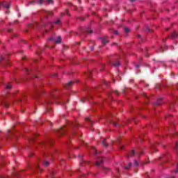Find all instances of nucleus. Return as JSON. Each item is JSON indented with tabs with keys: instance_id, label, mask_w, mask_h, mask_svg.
Wrapping results in <instances>:
<instances>
[{
	"instance_id": "1",
	"label": "nucleus",
	"mask_w": 178,
	"mask_h": 178,
	"mask_svg": "<svg viewBox=\"0 0 178 178\" xmlns=\"http://www.w3.org/2000/svg\"><path fill=\"white\" fill-rule=\"evenodd\" d=\"M81 31L82 33H92V30H91V29L90 28H81Z\"/></svg>"
},
{
	"instance_id": "2",
	"label": "nucleus",
	"mask_w": 178,
	"mask_h": 178,
	"mask_svg": "<svg viewBox=\"0 0 178 178\" xmlns=\"http://www.w3.org/2000/svg\"><path fill=\"white\" fill-rule=\"evenodd\" d=\"M112 66H114V67H118L120 66V62L118 60H114V62L111 63Z\"/></svg>"
},
{
	"instance_id": "3",
	"label": "nucleus",
	"mask_w": 178,
	"mask_h": 178,
	"mask_svg": "<svg viewBox=\"0 0 178 178\" xmlns=\"http://www.w3.org/2000/svg\"><path fill=\"white\" fill-rule=\"evenodd\" d=\"M66 127H62L58 129V133H60V134H65V133H66Z\"/></svg>"
},
{
	"instance_id": "4",
	"label": "nucleus",
	"mask_w": 178,
	"mask_h": 178,
	"mask_svg": "<svg viewBox=\"0 0 178 178\" xmlns=\"http://www.w3.org/2000/svg\"><path fill=\"white\" fill-rule=\"evenodd\" d=\"M73 84H74V81H70L67 83H65L64 85V87L65 88H70L72 87V86H73Z\"/></svg>"
},
{
	"instance_id": "5",
	"label": "nucleus",
	"mask_w": 178,
	"mask_h": 178,
	"mask_svg": "<svg viewBox=\"0 0 178 178\" xmlns=\"http://www.w3.org/2000/svg\"><path fill=\"white\" fill-rule=\"evenodd\" d=\"M1 6L6 8V9H9V8L10 6V5L6 1L1 3Z\"/></svg>"
},
{
	"instance_id": "6",
	"label": "nucleus",
	"mask_w": 178,
	"mask_h": 178,
	"mask_svg": "<svg viewBox=\"0 0 178 178\" xmlns=\"http://www.w3.org/2000/svg\"><path fill=\"white\" fill-rule=\"evenodd\" d=\"M8 55L7 56H0V62H2V60H6L8 63Z\"/></svg>"
},
{
	"instance_id": "7",
	"label": "nucleus",
	"mask_w": 178,
	"mask_h": 178,
	"mask_svg": "<svg viewBox=\"0 0 178 178\" xmlns=\"http://www.w3.org/2000/svg\"><path fill=\"white\" fill-rule=\"evenodd\" d=\"M102 44H108V42H109V40H108V38H102Z\"/></svg>"
},
{
	"instance_id": "8",
	"label": "nucleus",
	"mask_w": 178,
	"mask_h": 178,
	"mask_svg": "<svg viewBox=\"0 0 178 178\" xmlns=\"http://www.w3.org/2000/svg\"><path fill=\"white\" fill-rule=\"evenodd\" d=\"M177 37L178 34L176 31H174L171 35V38H172L173 40H175V38H177Z\"/></svg>"
},
{
	"instance_id": "9",
	"label": "nucleus",
	"mask_w": 178,
	"mask_h": 178,
	"mask_svg": "<svg viewBox=\"0 0 178 178\" xmlns=\"http://www.w3.org/2000/svg\"><path fill=\"white\" fill-rule=\"evenodd\" d=\"M162 97H160L155 103V105H161L162 104Z\"/></svg>"
},
{
	"instance_id": "10",
	"label": "nucleus",
	"mask_w": 178,
	"mask_h": 178,
	"mask_svg": "<svg viewBox=\"0 0 178 178\" xmlns=\"http://www.w3.org/2000/svg\"><path fill=\"white\" fill-rule=\"evenodd\" d=\"M104 163V160L99 159V161H96V166H99V165Z\"/></svg>"
},
{
	"instance_id": "11",
	"label": "nucleus",
	"mask_w": 178,
	"mask_h": 178,
	"mask_svg": "<svg viewBox=\"0 0 178 178\" xmlns=\"http://www.w3.org/2000/svg\"><path fill=\"white\" fill-rule=\"evenodd\" d=\"M136 154V151L132 150L130 152V153L128 154V158H130V156H133Z\"/></svg>"
},
{
	"instance_id": "12",
	"label": "nucleus",
	"mask_w": 178,
	"mask_h": 178,
	"mask_svg": "<svg viewBox=\"0 0 178 178\" xmlns=\"http://www.w3.org/2000/svg\"><path fill=\"white\" fill-rule=\"evenodd\" d=\"M55 42L56 44H60V42H62L60 37H58V40H55Z\"/></svg>"
},
{
	"instance_id": "13",
	"label": "nucleus",
	"mask_w": 178,
	"mask_h": 178,
	"mask_svg": "<svg viewBox=\"0 0 178 178\" xmlns=\"http://www.w3.org/2000/svg\"><path fill=\"white\" fill-rule=\"evenodd\" d=\"M3 105L5 108H9V104L7 102H3Z\"/></svg>"
},
{
	"instance_id": "14",
	"label": "nucleus",
	"mask_w": 178,
	"mask_h": 178,
	"mask_svg": "<svg viewBox=\"0 0 178 178\" xmlns=\"http://www.w3.org/2000/svg\"><path fill=\"white\" fill-rule=\"evenodd\" d=\"M85 163H88V161H83L80 163V165L84 166Z\"/></svg>"
},
{
	"instance_id": "15",
	"label": "nucleus",
	"mask_w": 178,
	"mask_h": 178,
	"mask_svg": "<svg viewBox=\"0 0 178 178\" xmlns=\"http://www.w3.org/2000/svg\"><path fill=\"white\" fill-rule=\"evenodd\" d=\"M124 30L125 33H130V28H129V27H125L124 29Z\"/></svg>"
},
{
	"instance_id": "16",
	"label": "nucleus",
	"mask_w": 178,
	"mask_h": 178,
	"mask_svg": "<svg viewBox=\"0 0 178 178\" xmlns=\"http://www.w3.org/2000/svg\"><path fill=\"white\" fill-rule=\"evenodd\" d=\"M6 88H7V90H12V85L8 84V85L6 86Z\"/></svg>"
},
{
	"instance_id": "17",
	"label": "nucleus",
	"mask_w": 178,
	"mask_h": 178,
	"mask_svg": "<svg viewBox=\"0 0 178 178\" xmlns=\"http://www.w3.org/2000/svg\"><path fill=\"white\" fill-rule=\"evenodd\" d=\"M106 140V139H104V140H102V144H103V145H104V147H108V144L105 143V140Z\"/></svg>"
},
{
	"instance_id": "18",
	"label": "nucleus",
	"mask_w": 178,
	"mask_h": 178,
	"mask_svg": "<svg viewBox=\"0 0 178 178\" xmlns=\"http://www.w3.org/2000/svg\"><path fill=\"white\" fill-rule=\"evenodd\" d=\"M161 87H162V86L161 84H159V83L156 84V88L159 89V88H161Z\"/></svg>"
},
{
	"instance_id": "19",
	"label": "nucleus",
	"mask_w": 178,
	"mask_h": 178,
	"mask_svg": "<svg viewBox=\"0 0 178 178\" xmlns=\"http://www.w3.org/2000/svg\"><path fill=\"white\" fill-rule=\"evenodd\" d=\"M44 166H49V162L48 161H44Z\"/></svg>"
},
{
	"instance_id": "20",
	"label": "nucleus",
	"mask_w": 178,
	"mask_h": 178,
	"mask_svg": "<svg viewBox=\"0 0 178 178\" xmlns=\"http://www.w3.org/2000/svg\"><path fill=\"white\" fill-rule=\"evenodd\" d=\"M72 127H76L77 124L76 123H71Z\"/></svg>"
},
{
	"instance_id": "21",
	"label": "nucleus",
	"mask_w": 178,
	"mask_h": 178,
	"mask_svg": "<svg viewBox=\"0 0 178 178\" xmlns=\"http://www.w3.org/2000/svg\"><path fill=\"white\" fill-rule=\"evenodd\" d=\"M54 23H55V24H60V19H58Z\"/></svg>"
},
{
	"instance_id": "22",
	"label": "nucleus",
	"mask_w": 178,
	"mask_h": 178,
	"mask_svg": "<svg viewBox=\"0 0 178 178\" xmlns=\"http://www.w3.org/2000/svg\"><path fill=\"white\" fill-rule=\"evenodd\" d=\"M130 166H131V163H129V165L127 166H125L124 168L125 169H130Z\"/></svg>"
},
{
	"instance_id": "23",
	"label": "nucleus",
	"mask_w": 178,
	"mask_h": 178,
	"mask_svg": "<svg viewBox=\"0 0 178 178\" xmlns=\"http://www.w3.org/2000/svg\"><path fill=\"white\" fill-rule=\"evenodd\" d=\"M38 3L39 5H42L44 3V0H39Z\"/></svg>"
},
{
	"instance_id": "24",
	"label": "nucleus",
	"mask_w": 178,
	"mask_h": 178,
	"mask_svg": "<svg viewBox=\"0 0 178 178\" xmlns=\"http://www.w3.org/2000/svg\"><path fill=\"white\" fill-rule=\"evenodd\" d=\"M134 166H138V161H135L134 163Z\"/></svg>"
},
{
	"instance_id": "25",
	"label": "nucleus",
	"mask_w": 178,
	"mask_h": 178,
	"mask_svg": "<svg viewBox=\"0 0 178 178\" xmlns=\"http://www.w3.org/2000/svg\"><path fill=\"white\" fill-rule=\"evenodd\" d=\"M86 120L87 122H92V121L91 120V118H90V117L86 118Z\"/></svg>"
},
{
	"instance_id": "26",
	"label": "nucleus",
	"mask_w": 178,
	"mask_h": 178,
	"mask_svg": "<svg viewBox=\"0 0 178 178\" xmlns=\"http://www.w3.org/2000/svg\"><path fill=\"white\" fill-rule=\"evenodd\" d=\"M47 3H54V0H47Z\"/></svg>"
},
{
	"instance_id": "27",
	"label": "nucleus",
	"mask_w": 178,
	"mask_h": 178,
	"mask_svg": "<svg viewBox=\"0 0 178 178\" xmlns=\"http://www.w3.org/2000/svg\"><path fill=\"white\" fill-rule=\"evenodd\" d=\"M126 90H127V88H124V89L122 90V92L124 94H126Z\"/></svg>"
},
{
	"instance_id": "28",
	"label": "nucleus",
	"mask_w": 178,
	"mask_h": 178,
	"mask_svg": "<svg viewBox=\"0 0 178 178\" xmlns=\"http://www.w3.org/2000/svg\"><path fill=\"white\" fill-rule=\"evenodd\" d=\"M151 149H155V145H151Z\"/></svg>"
},
{
	"instance_id": "29",
	"label": "nucleus",
	"mask_w": 178,
	"mask_h": 178,
	"mask_svg": "<svg viewBox=\"0 0 178 178\" xmlns=\"http://www.w3.org/2000/svg\"><path fill=\"white\" fill-rule=\"evenodd\" d=\"M25 72H28V74H29L31 70L27 69V68H25Z\"/></svg>"
},
{
	"instance_id": "30",
	"label": "nucleus",
	"mask_w": 178,
	"mask_h": 178,
	"mask_svg": "<svg viewBox=\"0 0 178 178\" xmlns=\"http://www.w3.org/2000/svg\"><path fill=\"white\" fill-rule=\"evenodd\" d=\"M91 76V71H89L88 72V77H90Z\"/></svg>"
},
{
	"instance_id": "31",
	"label": "nucleus",
	"mask_w": 178,
	"mask_h": 178,
	"mask_svg": "<svg viewBox=\"0 0 178 178\" xmlns=\"http://www.w3.org/2000/svg\"><path fill=\"white\" fill-rule=\"evenodd\" d=\"M114 34H115L116 35H119V31H114Z\"/></svg>"
},
{
	"instance_id": "32",
	"label": "nucleus",
	"mask_w": 178,
	"mask_h": 178,
	"mask_svg": "<svg viewBox=\"0 0 178 178\" xmlns=\"http://www.w3.org/2000/svg\"><path fill=\"white\" fill-rule=\"evenodd\" d=\"M81 101L83 103H84V102H86V101H87V98L84 97Z\"/></svg>"
},
{
	"instance_id": "33",
	"label": "nucleus",
	"mask_w": 178,
	"mask_h": 178,
	"mask_svg": "<svg viewBox=\"0 0 178 178\" xmlns=\"http://www.w3.org/2000/svg\"><path fill=\"white\" fill-rule=\"evenodd\" d=\"M34 2H35V1H30V2L29 3V5H33V4H34Z\"/></svg>"
},
{
	"instance_id": "34",
	"label": "nucleus",
	"mask_w": 178,
	"mask_h": 178,
	"mask_svg": "<svg viewBox=\"0 0 178 178\" xmlns=\"http://www.w3.org/2000/svg\"><path fill=\"white\" fill-rule=\"evenodd\" d=\"M65 13H66V15H67L68 16H70V14H69V10H65Z\"/></svg>"
},
{
	"instance_id": "35",
	"label": "nucleus",
	"mask_w": 178,
	"mask_h": 178,
	"mask_svg": "<svg viewBox=\"0 0 178 178\" xmlns=\"http://www.w3.org/2000/svg\"><path fill=\"white\" fill-rule=\"evenodd\" d=\"M116 143H120V138H118L116 139Z\"/></svg>"
},
{
	"instance_id": "36",
	"label": "nucleus",
	"mask_w": 178,
	"mask_h": 178,
	"mask_svg": "<svg viewBox=\"0 0 178 178\" xmlns=\"http://www.w3.org/2000/svg\"><path fill=\"white\" fill-rule=\"evenodd\" d=\"M52 13H52L51 11H47V15H52Z\"/></svg>"
},
{
	"instance_id": "37",
	"label": "nucleus",
	"mask_w": 178,
	"mask_h": 178,
	"mask_svg": "<svg viewBox=\"0 0 178 178\" xmlns=\"http://www.w3.org/2000/svg\"><path fill=\"white\" fill-rule=\"evenodd\" d=\"M147 31H149V33H151L152 31V30H151L149 28H147Z\"/></svg>"
},
{
	"instance_id": "38",
	"label": "nucleus",
	"mask_w": 178,
	"mask_h": 178,
	"mask_svg": "<svg viewBox=\"0 0 178 178\" xmlns=\"http://www.w3.org/2000/svg\"><path fill=\"white\" fill-rule=\"evenodd\" d=\"M175 149H178V142L175 145Z\"/></svg>"
},
{
	"instance_id": "39",
	"label": "nucleus",
	"mask_w": 178,
	"mask_h": 178,
	"mask_svg": "<svg viewBox=\"0 0 178 178\" xmlns=\"http://www.w3.org/2000/svg\"><path fill=\"white\" fill-rule=\"evenodd\" d=\"M143 97H145V98H148V96H147L146 93H143Z\"/></svg>"
},
{
	"instance_id": "40",
	"label": "nucleus",
	"mask_w": 178,
	"mask_h": 178,
	"mask_svg": "<svg viewBox=\"0 0 178 178\" xmlns=\"http://www.w3.org/2000/svg\"><path fill=\"white\" fill-rule=\"evenodd\" d=\"M104 83L105 86H108V83L106 81H105Z\"/></svg>"
},
{
	"instance_id": "41",
	"label": "nucleus",
	"mask_w": 178,
	"mask_h": 178,
	"mask_svg": "<svg viewBox=\"0 0 178 178\" xmlns=\"http://www.w3.org/2000/svg\"><path fill=\"white\" fill-rule=\"evenodd\" d=\"M42 52V49H40V51H38V54L40 55Z\"/></svg>"
},
{
	"instance_id": "42",
	"label": "nucleus",
	"mask_w": 178,
	"mask_h": 178,
	"mask_svg": "<svg viewBox=\"0 0 178 178\" xmlns=\"http://www.w3.org/2000/svg\"><path fill=\"white\" fill-rule=\"evenodd\" d=\"M49 40V41H55V39H54L53 38H51Z\"/></svg>"
},
{
	"instance_id": "43",
	"label": "nucleus",
	"mask_w": 178,
	"mask_h": 178,
	"mask_svg": "<svg viewBox=\"0 0 178 178\" xmlns=\"http://www.w3.org/2000/svg\"><path fill=\"white\" fill-rule=\"evenodd\" d=\"M115 93L117 95H119V92L118 90H115Z\"/></svg>"
},
{
	"instance_id": "44",
	"label": "nucleus",
	"mask_w": 178,
	"mask_h": 178,
	"mask_svg": "<svg viewBox=\"0 0 178 178\" xmlns=\"http://www.w3.org/2000/svg\"><path fill=\"white\" fill-rule=\"evenodd\" d=\"M135 67H136V69H138V67H140V65H136Z\"/></svg>"
},
{
	"instance_id": "45",
	"label": "nucleus",
	"mask_w": 178,
	"mask_h": 178,
	"mask_svg": "<svg viewBox=\"0 0 178 178\" xmlns=\"http://www.w3.org/2000/svg\"><path fill=\"white\" fill-rule=\"evenodd\" d=\"M113 124L114 126H118V123H116V122H113Z\"/></svg>"
},
{
	"instance_id": "46",
	"label": "nucleus",
	"mask_w": 178,
	"mask_h": 178,
	"mask_svg": "<svg viewBox=\"0 0 178 178\" xmlns=\"http://www.w3.org/2000/svg\"><path fill=\"white\" fill-rule=\"evenodd\" d=\"M47 112H51V108H49L47 109Z\"/></svg>"
},
{
	"instance_id": "47",
	"label": "nucleus",
	"mask_w": 178,
	"mask_h": 178,
	"mask_svg": "<svg viewBox=\"0 0 178 178\" xmlns=\"http://www.w3.org/2000/svg\"><path fill=\"white\" fill-rule=\"evenodd\" d=\"M145 50L146 52H148V48L145 47Z\"/></svg>"
},
{
	"instance_id": "48",
	"label": "nucleus",
	"mask_w": 178,
	"mask_h": 178,
	"mask_svg": "<svg viewBox=\"0 0 178 178\" xmlns=\"http://www.w3.org/2000/svg\"><path fill=\"white\" fill-rule=\"evenodd\" d=\"M51 178H54V172H51Z\"/></svg>"
},
{
	"instance_id": "49",
	"label": "nucleus",
	"mask_w": 178,
	"mask_h": 178,
	"mask_svg": "<svg viewBox=\"0 0 178 178\" xmlns=\"http://www.w3.org/2000/svg\"><path fill=\"white\" fill-rule=\"evenodd\" d=\"M159 52H163V50H162V49H161Z\"/></svg>"
},
{
	"instance_id": "50",
	"label": "nucleus",
	"mask_w": 178,
	"mask_h": 178,
	"mask_svg": "<svg viewBox=\"0 0 178 178\" xmlns=\"http://www.w3.org/2000/svg\"><path fill=\"white\" fill-rule=\"evenodd\" d=\"M124 148V146H121V147H120V149H123Z\"/></svg>"
},
{
	"instance_id": "51",
	"label": "nucleus",
	"mask_w": 178,
	"mask_h": 178,
	"mask_svg": "<svg viewBox=\"0 0 178 178\" xmlns=\"http://www.w3.org/2000/svg\"><path fill=\"white\" fill-rule=\"evenodd\" d=\"M91 51H94V47H90Z\"/></svg>"
},
{
	"instance_id": "52",
	"label": "nucleus",
	"mask_w": 178,
	"mask_h": 178,
	"mask_svg": "<svg viewBox=\"0 0 178 178\" xmlns=\"http://www.w3.org/2000/svg\"><path fill=\"white\" fill-rule=\"evenodd\" d=\"M12 30L11 29H8V33H11Z\"/></svg>"
},
{
	"instance_id": "53",
	"label": "nucleus",
	"mask_w": 178,
	"mask_h": 178,
	"mask_svg": "<svg viewBox=\"0 0 178 178\" xmlns=\"http://www.w3.org/2000/svg\"><path fill=\"white\" fill-rule=\"evenodd\" d=\"M36 169H40V166L38 165V166L36 167Z\"/></svg>"
},
{
	"instance_id": "54",
	"label": "nucleus",
	"mask_w": 178,
	"mask_h": 178,
	"mask_svg": "<svg viewBox=\"0 0 178 178\" xmlns=\"http://www.w3.org/2000/svg\"><path fill=\"white\" fill-rule=\"evenodd\" d=\"M15 176H17V174L16 172L14 173Z\"/></svg>"
},
{
	"instance_id": "55",
	"label": "nucleus",
	"mask_w": 178,
	"mask_h": 178,
	"mask_svg": "<svg viewBox=\"0 0 178 178\" xmlns=\"http://www.w3.org/2000/svg\"><path fill=\"white\" fill-rule=\"evenodd\" d=\"M44 17L45 19H48V15H46Z\"/></svg>"
},
{
	"instance_id": "56",
	"label": "nucleus",
	"mask_w": 178,
	"mask_h": 178,
	"mask_svg": "<svg viewBox=\"0 0 178 178\" xmlns=\"http://www.w3.org/2000/svg\"><path fill=\"white\" fill-rule=\"evenodd\" d=\"M136 0H130L131 2H134Z\"/></svg>"
},
{
	"instance_id": "57",
	"label": "nucleus",
	"mask_w": 178,
	"mask_h": 178,
	"mask_svg": "<svg viewBox=\"0 0 178 178\" xmlns=\"http://www.w3.org/2000/svg\"><path fill=\"white\" fill-rule=\"evenodd\" d=\"M143 154V152H140V153H138V155H141Z\"/></svg>"
},
{
	"instance_id": "58",
	"label": "nucleus",
	"mask_w": 178,
	"mask_h": 178,
	"mask_svg": "<svg viewBox=\"0 0 178 178\" xmlns=\"http://www.w3.org/2000/svg\"><path fill=\"white\" fill-rule=\"evenodd\" d=\"M138 38H141V35H138Z\"/></svg>"
},
{
	"instance_id": "59",
	"label": "nucleus",
	"mask_w": 178,
	"mask_h": 178,
	"mask_svg": "<svg viewBox=\"0 0 178 178\" xmlns=\"http://www.w3.org/2000/svg\"><path fill=\"white\" fill-rule=\"evenodd\" d=\"M79 156H80L81 158H83V155H79Z\"/></svg>"
},
{
	"instance_id": "60",
	"label": "nucleus",
	"mask_w": 178,
	"mask_h": 178,
	"mask_svg": "<svg viewBox=\"0 0 178 178\" xmlns=\"http://www.w3.org/2000/svg\"><path fill=\"white\" fill-rule=\"evenodd\" d=\"M104 169H106V170H109V168H104Z\"/></svg>"
},
{
	"instance_id": "61",
	"label": "nucleus",
	"mask_w": 178,
	"mask_h": 178,
	"mask_svg": "<svg viewBox=\"0 0 178 178\" xmlns=\"http://www.w3.org/2000/svg\"><path fill=\"white\" fill-rule=\"evenodd\" d=\"M8 133H10V130L8 129Z\"/></svg>"
},
{
	"instance_id": "62",
	"label": "nucleus",
	"mask_w": 178,
	"mask_h": 178,
	"mask_svg": "<svg viewBox=\"0 0 178 178\" xmlns=\"http://www.w3.org/2000/svg\"><path fill=\"white\" fill-rule=\"evenodd\" d=\"M31 141H34V139L33 138H32V139H31Z\"/></svg>"
},
{
	"instance_id": "63",
	"label": "nucleus",
	"mask_w": 178,
	"mask_h": 178,
	"mask_svg": "<svg viewBox=\"0 0 178 178\" xmlns=\"http://www.w3.org/2000/svg\"><path fill=\"white\" fill-rule=\"evenodd\" d=\"M94 151H97V149L95 148H94Z\"/></svg>"
},
{
	"instance_id": "64",
	"label": "nucleus",
	"mask_w": 178,
	"mask_h": 178,
	"mask_svg": "<svg viewBox=\"0 0 178 178\" xmlns=\"http://www.w3.org/2000/svg\"><path fill=\"white\" fill-rule=\"evenodd\" d=\"M171 178H175V177H172Z\"/></svg>"
}]
</instances>
